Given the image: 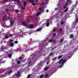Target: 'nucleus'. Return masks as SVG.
<instances>
[{
  "instance_id": "obj_1",
  "label": "nucleus",
  "mask_w": 78,
  "mask_h": 78,
  "mask_svg": "<svg viewBox=\"0 0 78 78\" xmlns=\"http://www.w3.org/2000/svg\"><path fill=\"white\" fill-rule=\"evenodd\" d=\"M30 17L32 19H34L35 21H37V17L36 16V15H34L33 16H30Z\"/></svg>"
},
{
  "instance_id": "obj_2",
  "label": "nucleus",
  "mask_w": 78,
  "mask_h": 78,
  "mask_svg": "<svg viewBox=\"0 0 78 78\" xmlns=\"http://www.w3.org/2000/svg\"><path fill=\"white\" fill-rule=\"evenodd\" d=\"M7 19H8V20L9 21V22H10V26H11V25L13 24V21H12V19H11V18L9 17L7 18Z\"/></svg>"
},
{
  "instance_id": "obj_3",
  "label": "nucleus",
  "mask_w": 78,
  "mask_h": 78,
  "mask_svg": "<svg viewBox=\"0 0 78 78\" xmlns=\"http://www.w3.org/2000/svg\"><path fill=\"white\" fill-rule=\"evenodd\" d=\"M27 2L25 1L24 2V6L22 7V9H23L25 8V7L26 6V5H27Z\"/></svg>"
},
{
  "instance_id": "obj_4",
  "label": "nucleus",
  "mask_w": 78,
  "mask_h": 78,
  "mask_svg": "<svg viewBox=\"0 0 78 78\" xmlns=\"http://www.w3.org/2000/svg\"><path fill=\"white\" fill-rule=\"evenodd\" d=\"M55 41H56V40H49V42H51L52 43H53V42H55Z\"/></svg>"
},
{
  "instance_id": "obj_5",
  "label": "nucleus",
  "mask_w": 78,
  "mask_h": 78,
  "mask_svg": "<svg viewBox=\"0 0 78 78\" xmlns=\"http://www.w3.org/2000/svg\"><path fill=\"white\" fill-rule=\"evenodd\" d=\"M34 55L36 58H37V56H39V54L38 53V52L35 53H34Z\"/></svg>"
},
{
  "instance_id": "obj_6",
  "label": "nucleus",
  "mask_w": 78,
  "mask_h": 78,
  "mask_svg": "<svg viewBox=\"0 0 78 78\" xmlns=\"http://www.w3.org/2000/svg\"><path fill=\"white\" fill-rule=\"evenodd\" d=\"M8 38H9V36H8V35H5V37L3 38V39H8Z\"/></svg>"
},
{
  "instance_id": "obj_7",
  "label": "nucleus",
  "mask_w": 78,
  "mask_h": 78,
  "mask_svg": "<svg viewBox=\"0 0 78 78\" xmlns=\"http://www.w3.org/2000/svg\"><path fill=\"white\" fill-rule=\"evenodd\" d=\"M27 2H30L31 3H34V2L33 0H27Z\"/></svg>"
},
{
  "instance_id": "obj_8",
  "label": "nucleus",
  "mask_w": 78,
  "mask_h": 78,
  "mask_svg": "<svg viewBox=\"0 0 78 78\" xmlns=\"http://www.w3.org/2000/svg\"><path fill=\"white\" fill-rule=\"evenodd\" d=\"M49 69L48 67H45L44 69V71H47V70H48Z\"/></svg>"
},
{
  "instance_id": "obj_9",
  "label": "nucleus",
  "mask_w": 78,
  "mask_h": 78,
  "mask_svg": "<svg viewBox=\"0 0 78 78\" xmlns=\"http://www.w3.org/2000/svg\"><path fill=\"white\" fill-rule=\"evenodd\" d=\"M41 30H42V28H38L37 29V30H36V31L38 32L39 31H41Z\"/></svg>"
},
{
  "instance_id": "obj_10",
  "label": "nucleus",
  "mask_w": 78,
  "mask_h": 78,
  "mask_svg": "<svg viewBox=\"0 0 78 78\" xmlns=\"http://www.w3.org/2000/svg\"><path fill=\"white\" fill-rule=\"evenodd\" d=\"M66 62V60L65 59L62 62V65H64V62Z\"/></svg>"
},
{
  "instance_id": "obj_11",
  "label": "nucleus",
  "mask_w": 78,
  "mask_h": 78,
  "mask_svg": "<svg viewBox=\"0 0 78 78\" xmlns=\"http://www.w3.org/2000/svg\"><path fill=\"white\" fill-rule=\"evenodd\" d=\"M63 56V55H59L58 57V58L59 59H60L61 58H62V57Z\"/></svg>"
},
{
  "instance_id": "obj_12",
  "label": "nucleus",
  "mask_w": 78,
  "mask_h": 78,
  "mask_svg": "<svg viewBox=\"0 0 78 78\" xmlns=\"http://www.w3.org/2000/svg\"><path fill=\"white\" fill-rule=\"evenodd\" d=\"M68 9L69 8H67L64 11V12H67V11H68Z\"/></svg>"
},
{
  "instance_id": "obj_13",
  "label": "nucleus",
  "mask_w": 78,
  "mask_h": 78,
  "mask_svg": "<svg viewBox=\"0 0 78 78\" xmlns=\"http://www.w3.org/2000/svg\"><path fill=\"white\" fill-rule=\"evenodd\" d=\"M62 61H63V59H61L58 62L59 64H61V63L62 62Z\"/></svg>"
},
{
  "instance_id": "obj_14",
  "label": "nucleus",
  "mask_w": 78,
  "mask_h": 78,
  "mask_svg": "<svg viewBox=\"0 0 78 78\" xmlns=\"http://www.w3.org/2000/svg\"><path fill=\"white\" fill-rule=\"evenodd\" d=\"M10 45L11 47H13V46H14V44L12 43L11 42L10 44Z\"/></svg>"
},
{
  "instance_id": "obj_15",
  "label": "nucleus",
  "mask_w": 78,
  "mask_h": 78,
  "mask_svg": "<svg viewBox=\"0 0 78 78\" xmlns=\"http://www.w3.org/2000/svg\"><path fill=\"white\" fill-rule=\"evenodd\" d=\"M75 23H78V16L77 17L76 20L75 21Z\"/></svg>"
},
{
  "instance_id": "obj_16",
  "label": "nucleus",
  "mask_w": 78,
  "mask_h": 78,
  "mask_svg": "<svg viewBox=\"0 0 78 78\" xmlns=\"http://www.w3.org/2000/svg\"><path fill=\"white\" fill-rule=\"evenodd\" d=\"M64 41V39L62 38L60 41V43H62Z\"/></svg>"
},
{
  "instance_id": "obj_17",
  "label": "nucleus",
  "mask_w": 78,
  "mask_h": 78,
  "mask_svg": "<svg viewBox=\"0 0 78 78\" xmlns=\"http://www.w3.org/2000/svg\"><path fill=\"white\" fill-rule=\"evenodd\" d=\"M4 49H5V48L2 47L1 48V50L2 51H4Z\"/></svg>"
},
{
  "instance_id": "obj_18",
  "label": "nucleus",
  "mask_w": 78,
  "mask_h": 78,
  "mask_svg": "<svg viewBox=\"0 0 78 78\" xmlns=\"http://www.w3.org/2000/svg\"><path fill=\"white\" fill-rule=\"evenodd\" d=\"M8 57H9V58H11V57H12V55L11 54H9L8 55Z\"/></svg>"
},
{
  "instance_id": "obj_19",
  "label": "nucleus",
  "mask_w": 78,
  "mask_h": 78,
  "mask_svg": "<svg viewBox=\"0 0 78 78\" xmlns=\"http://www.w3.org/2000/svg\"><path fill=\"white\" fill-rule=\"evenodd\" d=\"M73 35L71 34L70 35V38H73Z\"/></svg>"
},
{
  "instance_id": "obj_20",
  "label": "nucleus",
  "mask_w": 78,
  "mask_h": 78,
  "mask_svg": "<svg viewBox=\"0 0 78 78\" xmlns=\"http://www.w3.org/2000/svg\"><path fill=\"white\" fill-rule=\"evenodd\" d=\"M23 24L24 26H25V25H27V24H26V23H25L24 22H23Z\"/></svg>"
},
{
  "instance_id": "obj_21",
  "label": "nucleus",
  "mask_w": 78,
  "mask_h": 78,
  "mask_svg": "<svg viewBox=\"0 0 78 78\" xmlns=\"http://www.w3.org/2000/svg\"><path fill=\"white\" fill-rule=\"evenodd\" d=\"M40 13H41V12H39L38 13H37L36 15H35V16H38V15H39V14H40Z\"/></svg>"
},
{
  "instance_id": "obj_22",
  "label": "nucleus",
  "mask_w": 78,
  "mask_h": 78,
  "mask_svg": "<svg viewBox=\"0 0 78 78\" xmlns=\"http://www.w3.org/2000/svg\"><path fill=\"white\" fill-rule=\"evenodd\" d=\"M8 1V0H4L2 2L3 3H4V2H7Z\"/></svg>"
},
{
  "instance_id": "obj_23",
  "label": "nucleus",
  "mask_w": 78,
  "mask_h": 78,
  "mask_svg": "<svg viewBox=\"0 0 78 78\" xmlns=\"http://www.w3.org/2000/svg\"><path fill=\"white\" fill-rule=\"evenodd\" d=\"M39 10H40V11H42V7H41L40 8H39Z\"/></svg>"
},
{
  "instance_id": "obj_24",
  "label": "nucleus",
  "mask_w": 78,
  "mask_h": 78,
  "mask_svg": "<svg viewBox=\"0 0 78 78\" xmlns=\"http://www.w3.org/2000/svg\"><path fill=\"white\" fill-rule=\"evenodd\" d=\"M44 77V75L42 74L41 75V76H40V78H41Z\"/></svg>"
},
{
  "instance_id": "obj_25",
  "label": "nucleus",
  "mask_w": 78,
  "mask_h": 78,
  "mask_svg": "<svg viewBox=\"0 0 78 78\" xmlns=\"http://www.w3.org/2000/svg\"><path fill=\"white\" fill-rule=\"evenodd\" d=\"M6 15H5V17L4 18L3 20H5L6 19Z\"/></svg>"
},
{
  "instance_id": "obj_26",
  "label": "nucleus",
  "mask_w": 78,
  "mask_h": 78,
  "mask_svg": "<svg viewBox=\"0 0 78 78\" xmlns=\"http://www.w3.org/2000/svg\"><path fill=\"white\" fill-rule=\"evenodd\" d=\"M48 74H47L46 75H44V76L45 77H47L48 76Z\"/></svg>"
},
{
  "instance_id": "obj_27",
  "label": "nucleus",
  "mask_w": 78,
  "mask_h": 78,
  "mask_svg": "<svg viewBox=\"0 0 78 78\" xmlns=\"http://www.w3.org/2000/svg\"><path fill=\"white\" fill-rule=\"evenodd\" d=\"M46 26L47 27H49V23H47Z\"/></svg>"
},
{
  "instance_id": "obj_28",
  "label": "nucleus",
  "mask_w": 78,
  "mask_h": 78,
  "mask_svg": "<svg viewBox=\"0 0 78 78\" xmlns=\"http://www.w3.org/2000/svg\"><path fill=\"white\" fill-rule=\"evenodd\" d=\"M17 63H18V64H20V61H18L17 62Z\"/></svg>"
},
{
  "instance_id": "obj_29",
  "label": "nucleus",
  "mask_w": 78,
  "mask_h": 78,
  "mask_svg": "<svg viewBox=\"0 0 78 78\" xmlns=\"http://www.w3.org/2000/svg\"><path fill=\"white\" fill-rule=\"evenodd\" d=\"M5 11H6V12H8V11H9V9H6Z\"/></svg>"
},
{
  "instance_id": "obj_30",
  "label": "nucleus",
  "mask_w": 78,
  "mask_h": 78,
  "mask_svg": "<svg viewBox=\"0 0 78 78\" xmlns=\"http://www.w3.org/2000/svg\"><path fill=\"white\" fill-rule=\"evenodd\" d=\"M56 58H57V57H55L54 59H52V60L53 61V60H55Z\"/></svg>"
},
{
  "instance_id": "obj_31",
  "label": "nucleus",
  "mask_w": 78,
  "mask_h": 78,
  "mask_svg": "<svg viewBox=\"0 0 78 78\" xmlns=\"http://www.w3.org/2000/svg\"><path fill=\"white\" fill-rule=\"evenodd\" d=\"M15 44H18V41H15Z\"/></svg>"
},
{
  "instance_id": "obj_32",
  "label": "nucleus",
  "mask_w": 78,
  "mask_h": 78,
  "mask_svg": "<svg viewBox=\"0 0 78 78\" xmlns=\"http://www.w3.org/2000/svg\"><path fill=\"white\" fill-rule=\"evenodd\" d=\"M20 17V14H18V17Z\"/></svg>"
},
{
  "instance_id": "obj_33",
  "label": "nucleus",
  "mask_w": 78,
  "mask_h": 78,
  "mask_svg": "<svg viewBox=\"0 0 78 78\" xmlns=\"http://www.w3.org/2000/svg\"><path fill=\"white\" fill-rule=\"evenodd\" d=\"M12 73V71H10L9 72V74H10V73Z\"/></svg>"
},
{
  "instance_id": "obj_34",
  "label": "nucleus",
  "mask_w": 78,
  "mask_h": 78,
  "mask_svg": "<svg viewBox=\"0 0 78 78\" xmlns=\"http://www.w3.org/2000/svg\"><path fill=\"white\" fill-rule=\"evenodd\" d=\"M30 76H31V75H29L27 76V78H29L30 77Z\"/></svg>"
},
{
  "instance_id": "obj_35",
  "label": "nucleus",
  "mask_w": 78,
  "mask_h": 78,
  "mask_svg": "<svg viewBox=\"0 0 78 78\" xmlns=\"http://www.w3.org/2000/svg\"><path fill=\"white\" fill-rule=\"evenodd\" d=\"M20 75V74H16V75L17 76H19V75Z\"/></svg>"
},
{
  "instance_id": "obj_36",
  "label": "nucleus",
  "mask_w": 78,
  "mask_h": 78,
  "mask_svg": "<svg viewBox=\"0 0 78 78\" xmlns=\"http://www.w3.org/2000/svg\"><path fill=\"white\" fill-rule=\"evenodd\" d=\"M61 24H62V25H63V24H64V22L63 21H62L61 22Z\"/></svg>"
},
{
  "instance_id": "obj_37",
  "label": "nucleus",
  "mask_w": 78,
  "mask_h": 78,
  "mask_svg": "<svg viewBox=\"0 0 78 78\" xmlns=\"http://www.w3.org/2000/svg\"><path fill=\"white\" fill-rule=\"evenodd\" d=\"M55 31H56V29L55 28L54 29H53V32H55Z\"/></svg>"
},
{
  "instance_id": "obj_38",
  "label": "nucleus",
  "mask_w": 78,
  "mask_h": 78,
  "mask_svg": "<svg viewBox=\"0 0 78 78\" xmlns=\"http://www.w3.org/2000/svg\"><path fill=\"white\" fill-rule=\"evenodd\" d=\"M36 5V3H34L32 4V5H33L34 6V5Z\"/></svg>"
},
{
  "instance_id": "obj_39",
  "label": "nucleus",
  "mask_w": 78,
  "mask_h": 78,
  "mask_svg": "<svg viewBox=\"0 0 78 78\" xmlns=\"http://www.w3.org/2000/svg\"><path fill=\"white\" fill-rule=\"evenodd\" d=\"M30 27L31 28H33V26H32L31 25H30Z\"/></svg>"
},
{
  "instance_id": "obj_40",
  "label": "nucleus",
  "mask_w": 78,
  "mask_h": 78,
  "mask_svg": "<svg viewBox=\"0 0 78 78\" xmlns=\"http://www.w3.org/2000/svg\"><path fill=\"white\" fill-rule=\"evenodd\" d=\"M67 5H68V2H66L65 6H67Z\"/></svg>"
},
{
  "instance_id": "obj_41",
  "label": "nucleus",
  "mask_w": 78,
  "mask_h": 78,
  "mask_svg": "<svg viewBox=\"0 0 78 78\" xmlns=\"http://www.w3.org/2000/svg\"><path fill=\"white\" fill-rule=\"evenodd\" d=\"M52 55H53V53H52V52H51L50 54V55L51 56Z\"/></svg>"
},
{
  "instance_id": "obj_42",
  "label": "nucleus",
  "mask_w": 78,
  "mask_h": 78,
  "mask_svg": "<svg viewBox=\"0 0 78 78\" xmlns=\"http://www.w3.org/2000/svg\"><path fill=\"white\" fill-rule=\"evenodd\" d=\"M22 59V57H20V59Z\"/></svg>"
},
{
  "instance_id": "obj_43",
  "label": "nucleus",
  "mask_w": 78,
  "mask_h": 78,
  "mask_svg": "<svg viewBox=\"0 0 78 78\" xmlns=\"http://www.w3.org/2000/svg\"><path fill=\"white\" fill-rule=\"evenodd\" d=\"M13 41V40H10L11 42H12Z\"/></svg>"
},
{
  "instance_id": "obj_44",
  "label": "nucleus",
  "mask_w": 78,
  "mask_h": 78,
  "mask_svg": "<svg viewBox=\"0 0 78 78\" xmlns=\"http://www.w3.org/2000/svg\"><path fill=\"white\" fill-rule=\"evenodd\" d=\"M62 31V29H60L59 30V31L61 32Z\"/></svg>"
},
{
  "instance_id": "obj_45",
  "label": "nucleus",
  "mask_w": 78,
  "mask_h": 78,
  "mask_svg": "<svg viewBox=\"0 0 78 78\" xmlns=\"http://www.w3.org/2000/svg\"><path fill=\"white\" fill-rule=\"evenodd\" d=\"M17 73L18 74H19V73H20V71H18Z\"/></svg>"
},
{
  "instance_id": "obj_46",
  "label": "nucleus",
  "mask_w": 78,
  "mask_h": 78,
  "mask_svg": "<svg viewBox=\"0 0 78 78\" xmlns=\"http://www.w3.org/2000/svg\"><path fill=\"white\" fill-rule=\"evenodd\" d=\"M26 51H29V49H27V50Z\"/></svg>"
},
{
  "instance_id": "obj_47",
  "label": "nucleus",
  "mask_w": 78,
  "mask_h": 78,
  "mask_svg": "<svg viewBox=\"0 0 78 78\" xmlns=\"http://www.w3.org/2000/svg\"><path fill=\"white\" fill-rule=\"evenodd\" d=\"M62 65H60V66H59L60 68L62 67Z\"/></svg>"
},
{
  "instance_id": "obj_48",
  "label": "nucleus",
  "mask_w": 78,
  "mask_h": 78,
  "mask_svg": "<svg viewBox=\"0 0 78 78\" xmlns=\"http://www.w3.org/2000/svg\"><path fill=\"white\" fill-rule=\"evenodd\" d=\"M66 5H65V6L64 7H63V8H66Z\"/></svg>"
},
{
  "instance_id": "obj_49",
  "label": "nucleus",
  "mask_w": 78,
  "mask_h": 78,
  "mask_svg": "<svg viewBox=\"0 0 78 78\" xmlns=\"http://www.w3.org/2000/svg\"><path fill=\"white\" fill-rule=\"evenodd\" d=\"M16 12H19V10H16Z\"/></svg>"
},
{
  "instance_id": "obj_50",
  "label": "nucleus",
  "mask_w": 78,
  "mask_h": 78,
  "mask_svg": "<svg viewBox=\"0 0 78 78\" xmlns=\"http://www.w3.org/2000/svg\"><path fill=\"white\" fill-rule=\"evenodd\" d=\"M31 61H30L29 62V64H31Z\"/></svg>"
},
{
  "instance_id": "obj_51",
  "label": "nucleus",
  "mask_w": 78,
  "mask_h": 78,
  "mask_svg": "<svg viewBox=\"0 0 78 78\" xmlns=\"http://www.w3.org/2000/svg\"><path fill=\"white\" fill-rule=\"evenodd\" d=\"M56 35V34H54L53 35V36H55Z\"/></svg>"
},
{
  "instance_id": "obj_52",
  "label": "nucleus",
  "mask_w": 78,
  "mask_h": 78,
  "mask_svg": "<svg viewBox=\"0 0 78 78\" xmlns=\"http://www.w3.org/2000/svg\"><path fill=\"white\" fill-rule=\"evenodd\" d=\"M58 9V8H55V10H57V9Z\"/></svg>"
},
{
  "instance_id": "obj_53",
  "label": "nucleus",
  "mask_w": 78,
  "mask_h": 78,
  "mask_svg": "<svg viewBox=\"0 0 78 78\" xmlns=\"http://www.w3.org/2000/svg\"><path fill=\"white\" fill-rule=\"evenodd\" d=\"M46 12H48V10H46Z\"/></svg>"
},
{
  "instance_id": "obj_54",
  "label": "nucleus",
  "mask_w": 78,
  "mask_h": 78,
  "mask_svg": "<svg viewBox=\"0 0 78 78\" xmlns=\"http://www.w3.org/2000/svg\"><path fill=\"white\" fill-rule=\"evenodd\" d=\"M44 3H41V5H44Z\"/></svg>"
},
{
  "instance_id": "obj_55",
  "label": "nucleus",
  "mask_w": 78,
  "mask_h": 78,
  "mask_svg": "<svg viewBox=\"0 0 78 78\" xmlns=\"http://www.w3.org/2000/svg\"><path fill=\"white\" fill-rule=\"evenodd\" d=\"M53 48H52V49H51V51H53Z\"/></svg>"
},
{
  "instance_id": "obj_56",
  "label": "nucleus",
  "mask_w": 78,
  "mask_h": 78,
  "mask_svg": "<svg viewBox=\"0 0 78 78\" xmlns=\"http://www.w3.org/2000/svg\"><path fill=\"white\" fill-rule=\"evenodd\" d=\"M67 2H69V0H67Z\"/></svg>"
},
{
  "instance_id": "obj_57",
  "label": "nucleus",
  "mask_w": 78,
  "mask_h": 78,
  "mask_svg": "<svg viewBox=\"0 0 78 78\" xmlns=\"http://www.w3.org/2000/svg\"><path fill=\"white\" fill-rule=\"evenodd\" d=\"M71 4L72 3V1H70V2H69Z\"/></svg>"
},
{
  "instance_id": "obj_58",
  "label": "nucleus",
  "mask_w": 78,
  "mask_h": 78,
  "mask_svg": "<svg viewBox=\"0 0 78 78\" xmlns=\"http://www.w3.org/2000/svg\"><path fill=\"white\" fill-rule=\"evenodd\" d=\"M49 63V62H47V64H48Z\"/></svg>"
},
{
  "instance_id": "obj_59",
  "label": "nucleus",
  "mask_w": 78,
  "mask_h": 78,
  "mask_svg": "<svg viewBox=\"0 0 78 78\" xmlns=\"http://www.w3.org/2000/svg\"><path fill=\"white\" fill-rule=\"evenodd\" d=\"M12 36V34L10 35V36Z\"/></svg>"
},
{
  "instance_id": "obj_60",
  "label": "nucleus",
  "mask_w": 78,
  "mask_h": 78,
  "mask_svg": "<svg viewBox=\"0 0 78 78\" xmlns=\"http://www.w3.org/2000/svg\"><path fill=\"white\" fill-rule=\"evenodd\" d=\"M22 31H20V33H22Z\"/></svg>"
},
{
  "instance_id": "obj_61",
  "label": "nucleus",
  "mask_w": 78,
  "mask_h": 78,
  "mask_svg": "<svg viewBox=\"0 0 78 78\" xmlns=\"http://www.w3.org/2000/svg\"><path fill=\"white\" fill-rule=\"evenodd\" d=\"M36 2H38V0H36Z\"/></svg>"
},
{
  "instance_id": "obj_62",
  "label": "nucleus",
  "mask_w": 78,
  "mask_h": 78,
  "mask_svg": "<svg viewBox=\"0 0 78 78\" xmlns=\"http://www.w3.org/2000/svg\"><path fill=\"white\" fill-rule=\"evenodd\" d=\"M17 2H18V3H19V1H17Z\"/></svg>"
},
{
  "instance_id": "obj_63",
  "label": "nucleus",
  "mask_w": 78,
  "mask_h": 78,
  "mask_svg": "<svg viewBox=\"0 0 78 78\" xmlns=\"http://www.w3.org/2000/svg\"><path fill=\"white\" fill-rule=\"evenodd\" d=\"M24 33V34H25V35H26V34H26V33Z\"/></svg>"
},
{
  "instance_id": "obj_64",
  "label": "nucleus",
  "mask_w": 78,
  "mask_h": 78,
  "mask_svg": "<svg viewBox=\"0 0 78 78\" xmlns=\"http://www.w3.org/2000/svg\"><path fill=\"white\" fill-rule=\"evenodd\" d=\"M28 47H26L25 48H28Z\"/></svg>"
}]
</instances>
